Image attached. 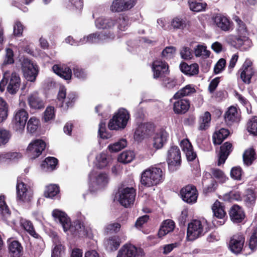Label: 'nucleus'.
<instances>
[{"label": "nucleus", "mask_w": 257, "mask_h": 257, "mask_svg": "<svg viewBox=\"0 0 257 257\" xmlns=\"http://www.w3.org/2000/svg\"><path fill=\"white\" fill-rule=\"evenodd\" d=\"M211 119V113H203L201 115L198 119V130L199 131L207 130L210 126Z\"/></svg>", "instance_id": "36"}, {"label": "nucleus", "mask_w": 257, "mask_h": 257, "mask_svg": "<svg viewBox=\"0 0 257 257\" xmlns=\"http://www.w3.org/2000/svg\"><path fill=\"white\" fill-rule=\"evenodd\" d=\"M21 70L27 81H35L39 72L38 67L36 64L29 59L25 58L21 62Z\"/></svg>", "instance_id": "5"}, {"label": "nucleus", "mask_w": 257, "mask_h": 257, "mask_svg": "<svg viewBox=\"0 0 257 257\" xmlns=\"http://www.w3.org/2000/svg\"><path fill=\"white\" fill-rule=\"evenodd\" d=\"M213 215L219 219H223L227 217L226 212L224 210V206L223 203L218 200H216L212 206Z\"/></svg>", "instance_id": "34"}, {"label": "nucleus", "mask_w": 257, "mask_h": 257, "mask_svg": "<svg viewBox=\"0 0 257 257\" xmlns=\"http://www.w3.org/2000/svg\"><path fill=\"white\" fill-rule=\"evenodd\" d=\"M172 26L175 29H183L186 27L185 21L180 18L176 17L171 22Z\"/></svg>", "instance_id": "61"}, {"label": "nucleus", "mask_w": 257, "mask_h": 257, "mask_svg": "<svg viewBox=\"0 0 257 257\" xmlns=\"http://www.w3.org/2000/svg\"><path fill=\"white\" fill-rule=\"evenodd\" d=\"M169 134L165 131L157 133L153 138V146L156 150L161 149L167 143Z\"/></svg>", "instance_id": "28"}, {"label": "nucleus", "mask_w": 257, "mask_h": 257, "mask_svg": "<svg viewBox=\"0 0 257 257\" xmlns=\"http://www.w3.org/2000/svg\"><path fill=\"white\" fill-rule=\"evenodd\" d=\"M130 113H115L108 124L110 130H121L124 129L130 118Z\"/></svg>", "instance_id": "6"}, {"label": "nucleus", "mask_w": 257, "mask_h": 257, "mask_svg": "<svg viewBox=\"0 0 257 257\" xmlns=\"http://www.w3.org/2000/svg\"><path fill=\"white\" fill-rule=\"evenodd\" d=\"M138 0H113L110 6L112 13H121L128 11L133 8Z\"/></svg>", "instance_id": "9"}, {"label": "nucleus", "mask_w": 257, "mask_h": 257, "mask_svg": "<svg viewBox=\"0 0 257 257\" xmlns=\"http://www.w3.org/2000/svg\"><path fill=\"white\" fill-rule=\"evenodd\" d=\"M249 247L252 250L256 249L257 247V225L254 228L252 233L250 237Z\"/></svg>", "instance_id": "60"}, {"label": "nucleus", "mask_w": 257, "mask_h": 257, "mask_svg": "<svg viewBox=\"0 0 257 257\" xmlns=\"http://www.w3.org/2000/svg\"><path fill=\"white\" fill-rule=\"evenodd\" d=\"M204 233L203 227L200 220H193L188 224L187 231V238L188 240H194Z\"/></svg>", "instance_id": "12"}, {"label": "nucleus", "mask_w": 257, "mask_h": 257, "mask_svg": "<svg viewBox=\"0 0 257 257\" xmlns=\"http://www.w3.org/2000/svg\"><path fill=\"white\" fill-rule=\"evenodd\" d=\"M136 195V190L133 187L123 188L119 197L120 204L125 207H128L134 204Z\"/></svg>", "instance_id": "14"}, {"label": "nucleus", "mask_w": 257, "mask_h": 257, "mask_svg": "<svg viewBox=\"0 0 257 257\" xmlns=\"http://www.w3.org/2000/svg\"><path fill=\"white\" fill-rule=\"evenodd\" d=\"M136 117L137 125L141 126L142 132L145 134L146 138H148L154 134L155 130V126L153 123H142L141 122L142 120H144V113H137Z\"/></svg>", "instance_id": "19"}, {"label": "nucleus", "mask_w": 257, "mask_h": 257, "mask_svg": "<svg viewBox=\"0 0 257 257\" xmlns=\"http://www.w3.org/2000/svg\"><path fill=\"white\" fill-rule=\"evenodd\" d=\"M143 249L132 244H125L118 251L117 257H144Z\"/></svg>", "instance_id": "10"}, {"label": "nucleus", "mask_w": 257, "mask_h": 257, "mask_svg": "<svg viewBox=\"0 0 257 257\" xmlns=\"http://www.w3.org/2000/svg\"><path fill=\"white\" fill-rule=\"evenodd\" d=\"M196 91V89L192 84H188L175 93L173 99H178L185 96H189L195 93Z\"/></svg>", "instance_id": "35"}, {"label": "nucleus", "mask_w": 257, "mask_h": 257, "mask_svg": "<svg viewBox=\"0 0 257 257\" xmlns=\"http://www.w3.org/2000/svg\"><path fill=\"white\" fill-rule=\"evenodd\" d=\"M45 142L41 139H36L32 142L27 149V154L31 159H35L40 156L46 148Z\"/></svg>", "instance_id": "8"}, {"label": "nucleus", "mask_w": 257, "mask_h": 257, "mask_svg": "<svg viewBox=\"0 0 257 257\" xmlns=\"http://www.w3.org/2000/svg\"><path fill=\"white\" fill-rule=\"evenodd\" d=\"M233 19L236 24V32L238 36L247 35L248 31L245 23L237 16H234Z\"/></svg>", "instance_id": "37"}, {"label": "nucleus", "mask_w": 257, "mask_h": 257, "mask_svg": "<svg viewBox=\"0 0 257 257\" xmlns=\"http://www.w3.org/2000/svg\"><path fill=\"white\" fill-rule=\"evenodd\" d=\"M182 200L190 204L197 202L198 192L196 187L192 184H189L183 187L180 192Z\"/></svg>", "instance_id": "7"}, {"label": "nucleus", "mask_w": 257, "mask_h": 257, "mask_svg": "<svg viewBox=\"0 0 257 257\" xmlns=\"http://www.w3.org/2000/svg\"><path fill=\"white\" fill-rule=\"evenodd\" d=\"M228 214L231 221L234 223L242 222L245 217L243 208L236 204L233 205L230 207L228 211Z\"/></svg>", "instance_id": "21"}, {"label": "nucleus", "mask_w": 257, "mask_h": 257, "mask_svg": "<svg viewBox=\"0 0 257 257\" xmlns=\"http://www.w3.org/2000/svg\"><path fill=\"white\" fill-rule=\"evenodd\" d=\"M164 179L165 174L161 168L151 167L142 172L140 182L145 187H151L162 183Z\"/></svg>", "instance_id": "2"}, {"label": "nucleus", "mask_w": 257, "mask_h": 257, "mask_svg": "<svg viewBox=\"0 0 257 257\" xmlns=\"http://www.w3.org/2000/svg\"><path fill=\"white\" fill-rule=\"evenodd\" d=\"M203 193L205 195L214 192L217 187V182L214 178L211 177V174L206 172L202 179Z\"/></svg>", "instance_id": "18"}, {"label": "nucleus", "mask_w": 257, "mask_h": 257, "mask_svg": "<svg viewBox=\"0 0 257 257\" xmlns=\"http://www.w3.org/2000/svg\"><path fill=\"white\" fill-rule=\"evenodd\" d=\"M176 51V49L173 46L166 47L162 52L161 56L162 58L168 60L172 58Z\"/></svg>", "instance_id": "54"}, {"label": "nucleus", "mask_w": 257, "mask_h": 257, "mask_svg": "<svg viewBox=\"0 0 257 257\" xmlns=\"http://www.w3.org/2000/svg\"><path fill=\"white\" fill-rule=\"evenodd\" d=\"M180 67L181 72L188 75H195L199 73V66L197 63L188 65L186 62H183Z\"/></svg>", "instance_id": "30"}, {"label": "nucleus", "mask_w": 257, "mask_h": 257, "mask_svg": "<svg viewBox=\"0 0 257 257\" xmlns=\"http://www.w3.org/2000/svg\"><path fill=\"white\" fill-rule=\"evenodd\" d=\"M211 173L214 178H216L221 183L225 182L226 179H228L223 172L219 169L213 168L211 170Z\"/></svg>", "instance_id": "52"}, {"label": "nucleus", "mask_w": 257, "mask_h": 257, "mask_svg": "<svg viewBox=\"0 0 257 257\" xmlns=\"http://www.w3.org/2000/svg\"><path fill=\"white\" fill-rule=\"evenodd\" d=\"M11 137V134L9 131L0 128V146L7 144Z\"/></svg>", "instance_id": "53"}, {"label": "nucleus", "mask_w": 257, "mask_h": 257, "mask_svg": "<svg viewBox=\"0 0 257 257\" xmlns=\"http://www.w3.org/2000/svg\"><path fill=\"white\" fill-rule=\"evenodd\" d=\"M28 118V113H15L12 121L13 130L22 133L24 130Z\"/></svg>", "instance_id": "20"}, {"label": "nucleus", "mask_w": 257, "mask_h": 257, "mask_svg": "<svg viewBox=\"0 0 257 257\" xmlns=\"http://www.w3.org/2000/svg\"><path fill=\"white\" fill-rule=\"evenodd\" d=\"M233 146L229 142H226L220 147V150L218 154V160L217 165L220 166L223 164L230 153L232 151Z\"/></svg>", "instance_id": "23"}, {"label": "nucleus", "mask_w": 257, "mask_h": 257, "mask_svg": "<svg viewBox=\"0 0 257 257\" xmlns=\"http://www.w3.org/2000/svg\"><path fill=\"white\" fill-rule=\"evenodd\" d=\"M166 161L169 171L173 172L177 171L182 163L181 151L177 146H172L167 152Z\"/></svg>", "instance_id": "4"}, {"label": "nucleus", "mask_w": 257, "mask_h": 257, "mask_svg": "<svg viewBox=\"0 0 257 257\" xmlns=\"http://www.w3.org/2000/svg\"><path fill=\"white\" fill-rule=\"evenodd\" d=\"M216 26L224 32H229L233 29V23L230 18L221 14H217L212 17Z\"/></svg>", "instance_id": "13"}, {"label": "nucleus", "mask_w": 257, "mask_h": 257, "mask_svg": "<svg viewBox=\"0 0 257 257\" xmlns=\"http://www.w3.org/2000/svg\"><path fill=\"white\" fill-rule=\"evenodd\" d=\"M98 135L102 139H108L112 136L111 134L106 131L105 123L102 121L99 124Z\"/></svg>", "instance_id": "51"}, {"label": "nucleus", "mask_w": 257, "mask_h": 257, "mask_svg": "<svg viewBox=\"0 0 257 257\" xmlns=\"http://www.w3.org/2000/svg\"><path fill=\"white\" fill-rule=\"evenodd\" d=\"M128 22V17L123 14L115 18H98L95 21V24L98 29L103 30L100 32L101 38L112 41L120 37L121 32L127 29Z\"/></svg>", "instance_id": "1"}, {"label": "nucleus", "mask_w": 257, "mask_h": 257, "mask_svg": "<svg viewBox=\"0 0 257 257\" xmlns=\"http://www.w3.org/2000/svg\"><path fill=\"white\" fill-rule=\"evenodd\" d=\"M226 62L225 59L220 58L214 66L213 72L217 74L223 71L226 66Z\"/></svg>", "instance_id": "57"}, {"label": "nucleus", "mask_w": 257, "mask_h": 257, "mask_svg": "<svg viewBox=\"0 0 257 257\" xmlns=\"http://www.w3.org/2000/svg\"><path fill=\"white\" fill-rule=\"evenodd\" d=\"M190 107L189 99H180L174 103L173 110L174 112H187Z\"/></svg>", "instance_id": "32"}, {"label": "nucleus", "mask_w": 257, "mask_h": 257, "mask_svg": "<svg viewBox=\"0 0 257 257\" xmlns=\"http://www.w3.org/2000/svg\"><path fill=\"white\" fill-rule=\"evenodd\" d=\"M77 98L78 96L76 92L73 91L70 92L66 96L64 102L61 105V106L64 109L72 107Z\"/></svg>", "instance_id": "41"}, {"label": "nucleus", "mask_w": 257, "mask_h": 257, "mask_svg": "<svg viewBox=\"0 0 257 257\" xmlns=\"http://www.w3.org/2000/svg\"><path fill=\"white\" fill-rule=\"evenodd\" d=\"M256 197L257 196L254 190L252 189H247L244 198V202L246 206L248 207H251L254 205L255 203Z\"/></svg>", "instance_id": "38"}, {"label": "nucleus", "mask_w": 257, "mask_h": 257, "mask_svg": "<svg viewBox=\"0 0 257 257\" xmlns=\"http://www.w3.org/2000/svg\"><path fill=\"white\" fill-rule=\"evenodd\" d=\"M60 192L59 187L57 185H50L46 187L44 196L46 198H53Z\"/></svg>", "instance_id": "45"}, {"label": "nucleus", "mask_w": 257, "mask_h": 257, "mask_svg": "<svg viewBox=\"0 0 257 257\" xmlns=\"http://www.w3.org/2000/svg\"><path fill=\"white\" fill-rule=\"evenodd\" d=\"M0 211L5 219H7L11 214V212L6 202V196L4 194L0 195Z\"/></svg>", "instance_id": "42"}, {"label": "nucleus", "mask_w": 257, "mask_h": 257, "mask_svg": "<svg viewBox=\"0 0 257 257\" xmlns=\"http://www.w3.org/2000/svg\"><path fill=\"white\" fill-rule=\"evenodd\" d=\"M8 84V92L11 94H16L19 90L21 85L19 75L15 72H12L11 75L10 74Z\"/></svg>", "instance_id": "22"}, {"label": "nucleus", "mask_w": 257, "mask_h": 257, "mask_svg": "<svg viewBox=\"0 0 257 257\" xmlns=\"http://www.w3.org/2000/svg\"><path fill=\"white\" fill-rule=\"evenodd\" d=\"M242 172L241 167L239 166L234 167L232 168L230 171V176L234 180H240Z\"/></svg>", "instance_id": "59"}, {"label": "nucleus", "mask_w": 257, "mask_h": 257, "mask_svg": "<svg viewBox=\"0 0 257 257\" xmlns=\"http://www.w3.org/2000/svg\"><path fill=\"white\" fill-rule=\"evenodd\" d=\"M8 243L9 252L13 257H21L23 255V247L19 241L9 239Z\"/></svg>", "instance_id": "26"}, {"label": "nucleus", "mask_w": 257, "mask_h": 257, "mask_svg": "<svg viewBox=\"0 0 257 257\" xmlns=\"http://www.w3.org/2000/svg\"><path fill=\"white\" fill-rule=\"evenodd\" d=\"M239 71L241 79L243 82L247 84L250 83L252 77L257 75V72L252 67V63L250 61H245Z\"/></svg>", "instance_id": "15"}, {"label": "nucleus", "mask_w": 257, "mask_h": 257, "mask_svg": "<svg viewBox=\"0 0 257 257\" xmlns=\"http://www.w3.org/2000/svg\"><path fill=\"white\" fill-rule=\"evenodd\" d=\"M188 3L190 10L196 12L205 10L207 6L206 3L197 2L196 1H190Z\"/></svg>", "instance_id": "49"}, {"label": "nucleus", "mask_w": 257, "mask_h": 257, "mask_svg": "<svg viewBox=\"0 0 257 257\" xmlns=\"http://www.w3.org/2000/svg\"><path fill=\"white\" fill-rule=\"evenodd\" d=\"M230 134L228 129L221 128L218 131L214 133L212 136L213 144L216 145H221Z\"/></svg>", "instance_id": "33"}, {"label": "nucleus", "mask_w": 257, "mask_h": 257, "mask_svg": "<svg viewBox=\"0 0 257 257\" xmlns=\"http://www.w3.org/2000/svg\"><path fill=\"white\" fill-rule=\"evenodd\" d=\"M244 242L245 237L243 235L234 234L230 239L228 247L233 253H239L243 248Z\"/></svg>", "instance_id": "17"}, {"label": "nucleus", "mask_w": 257, "mask_h": 257, "mask_svg": "<svg viewBox=\"0 0 257 257\" xmlns=\"http://www.w3.org/2000/svg\"><path fill=\"white\" fill-rule=\"evenodd\" d=\"M134 138L136 141L141 142L146 137L145 134L142 132L141 126H138L135 128Z\"/></svg>", "instance_id": "63"}, {"label": "nucleus", "mask_w": 257, "mask_h": 257, "mask_svg": "<svg viewBox=\"0 0 257 257\" xmlns=\"http://www.w3.org/2000/svg\"><path fill=\"white\" fill-rule=\"evenodd\" d=\"M52 69L55 73L66 80H69L72 77V70L66 65L55 64Z\"/></svg>", "instance_id": "25"}, {"label": "nucleus", "mask_w": 257, "mask_h": 257, "mask_svg": "<svg viewBox=\"0 0 257 257\" xmlns=\"http://www.w3.org/2000/svg\"><path fill=\"white\" fill-rule=\"evenodd\" d=\"M52 215L56 219L59 220L62 225L64 231L69 230L73 235H79L80 232L84 229L83 224L79 220L71 223L67 215L58 209L53 211Z\"/></svg>", "instance_id": "3"}, {"label": "nucleus", "mask_w": 257, "mask_h": 257, "mask_svg": "<svg viewBox=\"0 0 257 257\" xmlns=\"http://www.w3.org/2000/svg\"><path fill=\"white\" fill-rule=\"evenodd\" d=\"M39 120L36 118L31 117L27 123V129L31 133H34L38 128Z\"/></svg>", "instance_id": "58"}, {"label": "nucleus", "mask_w": 257, "mask_h": 257, "mask_svg": "<svg viewBox=\"0 0 257 257\" xmlns=\"http://www.w3.org/2000/svg\"><path fill=\"white\" fill-rule=\"evenodd\" d=\"M97 184L101 186H105L108 182V177L107 174L101 173L98 175L96 178Z\"/></svg>", "instance_id": "62"}, {"label": "nucleus", "mask_w": 257, "mask_h": 257, "mask_svg": "<svg viewBox=\"0 0 257 257\" xmlns=\"http://www.w3.org/2000/svg\"><path fill=\"white\" fill-rule=\"evenodd\" d=\"M251 41L246 36H238L232 41V45L241 50H248L251 46Z\"/></svg>", "instance_id": "24"}, {"label": "nucleus", "mask_w": 257, "mask_h": 257, "mask_svg": "<svg viewBox=\"0 0 257 257\" xmlns=\"http://www.w3.org/2000/svg\"><path fill=\"white\" fill-rule=\"evenodd\" d=\"M58 160L53 157H48L42 162L41 168L45 172H51L56 169Z\"/></svg>", "instance_id": "29"}, {"label": "nucleus", "mask_w": 257, "mask_h": 257, "mask_svg": "<svg viewBox=\"0 0 257 257\" xmlns=\"http://www.w3.org/2000/svg\"><path fill=\"white\" fill-rule=\"evenodd\" d=\"M29 104L31 108L41 110L45 107L44 101L39 97L37 92H34L29 96L28 98Z\"/></svg>", "instance_id": "27"}, {"label": "nucleus", "mask_w": 257, "mask_h": 257, "mask_svg": "<svg viewBox=\"0 0 257 257\" xmlns=\"http://www.w3.org/2000/svg\"><path fill=\"white\" fill-rule=\"evenodd\" d=\"M241 113H225L224 118L228 126H231L234 123H238L240 120Z\"/></svg>", "instance_id": "44"}, {"label": "nucleus", "mask_w": 257, "mask_h": 257, "mask_svg": "<svg viewBox=\"0 0 257 257\" xmlns=\"http://www.w3.org/2000/svg\"><path fill=\"white\" fill-rule=\"evenodd\" d=\"M175 227V222L172 220L167 219L164 221L158 231V236L159 237H162L169 232L173 231Z\"/></svg>", "instance_id": "31"}, {"label": "nucleus", "mask_w": 257, "mask_h": 257, "mask_svg": "<svg viewBox=\"0 0 257 257\" xmlns=\"http://www.w3.org/2000/svg\"><path fill=\"white\" fill-rule=\"evenodd\" d=\"M121 243V239L117 235H113L108 238L105 244L106 247L110 250H116L119 247Z\"/></svg>", "instance_id": "39"}, {"label": "nucleus", "mask_w": 257, "mask_h": 257, "mask_svg": "<svg viewBox=\"0 0 257 257\" xmlns=\"http://www.w3.org/2000/svg\"><path fill=\"white\" fill-rule=\"evenodd\" d=\"M248 132L253 136H257V116H254L248 121L247 124Z\"/></svg>", "instance_id": "50"}, {"label": "nucleus", "mask_w": 257, "mask_h": 257, "mask_svg": "<svg viewBox=\"0 0 257 257\" xmlns=\"http://www.w3.org/2000/svg\"><path fill=\"white\" fill-rule=\"evenodd\" d=\"M97 159V166L99 169H102L106 167L108 163V161L106 154L101 153L96 157Z\"/></svg>", "instance_id": "55"}, {"label": "nucleus", "mask_w": 257, "mask_h": 257, "mask_svg": "<svg viewBox=\"0 0 257 257\" xmlns=\"http://www.w3.org/2000/svg\"><path fill=\"white\" fill-rule=\"evenodd\" d=\"M23 226L24 229L27 231L30 235L36 238H39L40 236L36 232L33 224L31 221L26 220L23 223Z\"/></svg>", "instance_id": "48"}, {"label": "nucleus", "mask_w": 257, "mask_h": 257, "mask_svg": "<svg viewBox=\"0 0 257 257\" xmlns=\"http://www.w3.org/2000/svg\"><path fill=\"white\" fill-rule=\"evenodd\" d=\"M135 153L133 151H125L122 152L118 157L117 160L123 164H128L133 161L135 158Z\"/></svg>", "instance_id": "40"}, {"label": "nucleus", "mask_w": 257, "mask_h": 257, "mask_svg": "<svg viewBox=\"0 0 257 257\" xmlns=\"http://www.w3.org/2000/svg\"><path fill=\"white\" fill-rule=\"evenodd\" d=\"M255 152L253 148L246 150L243 154V161L247 166L251 165L255 160Z\"/></svg>", "instance_id": "43"}, {"label": "nucleus", "mask_w": 257, "mask_h": 257, "mask_svg": "<svg viewBox=\"0 0 257 257\" xmlns=\"http://www.w3.org/2000/svg\"><path fill=\"white\" fill-rule=\"evenodd\" d=\"M152 68L154 78H165L170 73L169 66L167 62L161 60H156L153 62Z\"/></svg>", "instance_id": "11"}, {"label": "nucleus", "mask_w": 257, "mask_h": 257, "mask_svg": "<svg viewBox=\"0 0 257 257\" xmlns=\"http://www.w3.org/2000/svg\"><path fill=\"white\" fill-rule=\"evenodd\" d=\"M120 227V224L118 222L110 223L107 225L106 231L110 233H116L119 231Z\"/></svg>", "instance_id": "64"}, {"label": "nucleus", "mask_w": 257, "mask_h": 257, "mask_svg": "<svg viewBox=\"0 0 257 257\" xmlns=\"http://www.w3.org/2000/svg\"><path fill=\"white\" fill-rule=\"evenodd\" d=\"M21 157V154L16 152H8L0 153V163L7 160H13Z\"/></svg>", "instance_id": "46"}, {"label": "nucleus", "mask_w": 257, "mask_h": 257, "mask_svg": "<svg viewBox=\"0 0 257 257\" xmlns=\"http://www.w3.org/2000/svg\"><path fill=\"white\" fill-rule=\"evenodd\" d=\"M127 146V141L125 139H121L118 142L112 145H109L108 148L109 150L113 152H118L123 149Z\"/></svg>", "instance_id": "47"}, {"label": "nucleus", "mask_w": 257, "mask_h": 257, "mask_svg": "<svg viewBox=\"0 0 257 257\" xmlns=\"http://www.w3.org/2000/svg\"><path fill=\"white\" fill-rule=\"evenodd\" d=\"M14 54L13 50L11 48H7L3 65L5 66L14 63Z\"/></svg>", "instance_id": "56"}, {"label": "nucleus", "mask_w": 257, "mask_h": 257, "mask_svg": "<svg viewBox=\"0 0 257 257\" xmlns=\"http://www.w3.org/2000/svg\"><path fill=\"white\" fill-rule=\"evenodd\" d=\"M17 199L23 202H30L32 198L31 193L28 191L27 185L22 181L17 180L16 185Z\"/></svg>", "instance_id": "16"}]
</instances>
